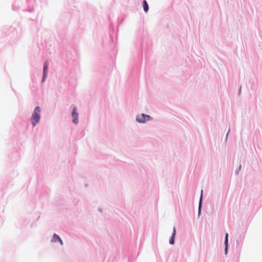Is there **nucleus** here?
<instances>
[{
    "instance_id": "7",
    "label": "nucleus",
    "mask_w": 262,
    "mask_h": 262,
    "mask_svg": "<svg viewBox=\"0 0 262 262\" xmlns=\"http://www.w3.org/2000/svg\"><path fill=\"white\" fill-rule=\"evenodd\" d=\"M143 8L145 12H147L148 10V5L145 0L143 1Z\"/></svg>"
},
{
    "instance_id": "8",
    "label": "nucleus",
    "mask_w": 262,
    "mask_h": 262,
    "mask_svg": "<svg viewBox=\"0 0 262 262\" xmlns=\"http://www.w3.org/2000/svg\"><path fill=\"white\" fill-rule=\"evenodd\" d=\"M228 233H226L225 235V252L227 253V246H228Z\"/></svg>"
},
{
    "instance_id": "1",
    "label": "nucleus",
    "mask_w": 262,
    "mask_h": 262,
    "mask_svg": "<svg viewBox=\"0 0 262 262\" xmlns=\"http://www.w3.org/2000/svg\"><path fill=\"white\" fill-rule=\"evenodd\" d=\"M40 111L41 110L39 106H36L35 108L34 112L31 117V121L33 126H35L40 120Z\"/></svg>"
},
{
    "instance_id": "2",
    "label": "nucleus",
    "mask_w": 262,
    "mask_h": 262,
    "mask_svg": "<svg viewBox=\"0 0 262 262\" xmlns=\"http://www.w3.org/2000/svg\"><path fill=\"white\" fill-rule=\"evenodd\" d=\"M150 119V117L148 115H146L142 114L136 117V120L140 123H144Z\"/></svg>"
},
{
    "instance_id": "6",
    "label": "nucleus",
    "mask_w": 262,
    "mask_h": 262,
    "mask_svg": "<svg viewBox=\"0 0 262 262\" xmlns=\"http://www.w3.org/2000/svg\"><path fill=\"white\" fill-rule=\"evenodd\" d=\"M176 228L175 227L173 228V233L172 234V236L170 238V239H169V243L171 244V245H173L174 243V237H175V235H176Z\"/></svg>"
},
{
    "instance_id": "5",
    "label": "nucleus",
    "mask_w": 262,
    "mask_h": 262,
    "mask_svg": "<svg viewBox=\"0 0 262 262\" xmlns=\"http://www.w3.org/2000/svg\"><path fill=\"white\" fill-rule=\"evenodd\" d=\"M52 241L53 242H56L58 241L60 243L61 245H63L62 241L59 237V236L56 234H54Z\"/></svg>"
},
{
    "instance_id": "9",
    "label": "nucleus",
    "mask_w": 262,
    "mask_h": 262,
    "mask_svg": "<svg viewBox=\"0 0 262 262\" xmlns=\"http://www.w3.org/2000/svg\"><path fill=\"white\" fill-rule=\"evenodd\" d=\"M202 195H203V190H202L201 194V196H200V202H199V211H200V208H201V203H202Z\"/></svg>"
},
{
    "instance_id": "3",
    "label": "nucleus",
    "mask_w": 262,
    "mask_h": 262,
    "mask_svg": "<svg viewBox=\"0 0 262 262\" xmlns=\"http://www.w3.org/2000/svg\"><path fill=\"white\" fill-rule=\"evenodd\" d=\"M72 116L73 117V122L75 124H77L78 122V114L77 112L76 107H74L72 113Z\"/></svg>"
},
{
    "instance_id": "4",
    "label": "nucleus",
    "mask_w": 262,
    "mask_h": 262,
    "mask_svg": "<svg viewBox=\"0 0 262 262\" xmlns=\"http://www.w3.org/2000/svg\"><path fill=\"white\" fill-rule=\"evenodd\" d=\"M48 63L47 61H46L44 63L43 66V79L42 80L44 81L45 80L46 77L48 73Z\"/></svg>"
}]
</instances>
